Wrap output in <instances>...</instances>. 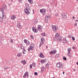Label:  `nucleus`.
<instances>
[{"label": "nucleus", "instance_id": "7", "mask_svg": "<svg viewBox=\"0 0 78 78\" xmlns=\"http://www.w3.org/2000/svg\"><path fill=\"white\" fill-rule=\"evenodd\" d=\"M20 48L23 50V53L24 54H25L26 52V51L25 49V47L23 45L21 44L20 46Z\"/></svg>", "mask_w": 78, "mask_h": 78}, {"label": "nucleus", "instance_id": "50", "mask_svg": "<svg viewBox=\"0 0 78 78\" xmlns=\"http://www.w3.org/2000/svg\"><path fill=\"white\" fill-rule=\"evenodd\" d=\"M46 48H47V47H46Z\"/></svg>", "mask_w": 78, "mask_h": 78}, {"label": "nucleus", "instance_id": "12", "mask_svg": "<svg viewBox=\"0 0 78 78\" xmlns=\"http://www.w3.org/2000/svg\"><path fill=\"white\" fill-rule=\"evenodd\" d=\"M32 30L35 33H37L38 32V30L35 27H33L32 28Z\"/></svg>", "mask_w": 78, "mask_h": 78}, {"label": "nucleus", "instance_id": "51", "mask_svg": "<svg viewBox=\"0 0 78 78\" xmlns=\"http://www.w3.org/2000/svg\"><path fill=\"white\" fill-rule=\"evenodd\" d=\"M12 1V0H11Z\"/></svg>", "mask_w": 78, "mask_h": 78}, {"label": "nucleus", "instance_id": "33", "mask_svg": "<svg viewBox=\"0 0 78 78\" xmlns=\"http://www.w3.org/2000/svg\"><path fill=\"white\" fill-rule=\"evenodd\" d=\"M30 68L31 69H32V65L31 64L30 65Z\"/></svg>", "mask_w": 78, "mask_h": 78}, {"label": "nucleus", "instance_id": "48", "mask_svg": "<svg viewBox=\"0 0 78 78\" xmlns=\"http://www.w3.org/2000/svg\"><path fill=\"white\" fill-rule=\"evenodd\" d=\"M76 21L77 22H78V20H76Z\"/></svg>", "mask_w": 78, "mask_h": 78}, {"label": "nucleus", "instance_id": "29", "mask_svg": "<svg viewBox=\"0 0 78 78\" xmlns=\"http://www.w3.org/2000/svg\"><path fill=\"white\" fill-rule=\"evenodd\" d=\"M49 66V63H48L47 65H46L45 67H48Z\"/></svg>", "mask_w": 78, "mask_h": 78}, {"label": "nucleus", "instance_id": "40", "mask_svg": "<svg viewBox=\"0 0 78 78\" xmlns=\"http://www.w3.org/2000/svg\"><path fill=\"white\" fill-rule=\"evenodd\" d=\"M68 37L69 38H70V37H71V36H70V35H69L68 36Z\"/></svg>", "mask_w": 78, "mask_h": 78}, {"label": "nucleus", "instance_id": "1", "mask_svg": "<svg viewBox=\"0 0 78 78\" xmlns=\"http://www.w3.org/2000/svg\"><path fill=\"white\" fill-rule=\"evenodd\" d=\"M26 8L24 9V11L25 14L27 15H29L30 13L31 12L30 7L28 4H25Z\"/></svg>", "mask_w": 78, "mask_h": 78}, {"label": "nucleus", "instance_id": "14", "mask_svg": "<svg viewBox=\"0 0 78 78\" xmlns=\"http://www.w3.org/2000/svg\"><path fill=\"white\" fill-rule=\"evenodd\" d=\"M24 42L27 45L28 44H30V42L29 41L27 40L24 39Z\"/></svg>", "mask_w": 78, "mask_h": 78}, {"label": "nucleus", "instance_id": "26", "mask_svg": "<svg viewBox=\"0 0 78 78\" xmlns=\"http://www.w3.org/2000/svg\"><path fill=\"white\" fill-rule=\"evenodd\" d=\"M59 57V54H57L55 55V57L56 58H58Z\"/></svg>", "mask_w": 78, "mask_h": 78}, {"label": "nucleus", "instance_id": "37", "mask_svg": "<svg viewBox=\"0 0 78 78\" xmlns=\"http://www.w3.org/2000/svg\"><path fill=\"white\" fill-rule=\"evenodd\" d=\"M74 25L75 26H76L77 25V23H74Z\"/></svg>", "mask_w": 78, "mask_h": 78}, {"label": "nucleus", "instance_id": "23", "mask_svg": "<svg viewBox=\"0 0 78 78\" xmlns=\"http://www.w3.org/2000/svg\"><path fill=\"white\" fill-rule=\"evenodd\" d=\"M17 27H18L19 29H20L21 28V26L20 24H18L17 25Z\"/></svg>", "mask_w": 78, "mask_h": 78}, {"label": "nucleus", "instance_id": "4", "mask_svg": "<svg viewBox=\"0 0 78 78\" xmlns=\"http://www.w3.org/2000/svg\"><path fill=\"white\" fill-rule=\"evenodd\" d=\"M34 44H31L30 45L28 49V51H32L34 50Z\"/></svg>", "mask_w": 78, "mask_h": 78}, {"label": "nucleus", "instance_id": "46", "mask_svg": "<svg viewBox=\"0 0 78 78\" xmlns=\"http://www.w3.org/2000/svg\"><path fill=\"white\" fill-rule=\"evenodd\" d=\"M6 69V68H4V69L5 70V69Z\"/></svg>", "mask_w": 78, "mask_h": 78}, {"label": "nucleus", "instance_id": "36", "mask_svg": "<svg viewBox=\"0 0 78 78\" xmlns=\"http://www.w3.org/2000/svg\"><path fill=\"white\" fill-rule=\"evenodd\" d=\"M10 42H11L12 43H13V41L12 39L10 40Z\"/></svg>", "mask_w": 78, "mask_h": 78}, {"label": "nucleus", "instance_id": "38", "mask_svg": "<svg viewBox=\"0 0 78 78\" xmlns=\"http://www.w3.org/2000/svg\"><path fill=\"white\" fill-rule=\"evenodd\" d=\"M18 1L20 2H21L22 1V0H18Z\"/></svg>", "mask_w": 78, "mask_h": 78}, {"label": "nucleus", "instance_id": "2", "mask_svg": "<svg viewBox=\"0 0 78 78\" xmlns=\"http://www.w3.org/2000/svg\"><path fill=\"white\" fill-rule=\"evenodd\" d=\"M56 66L58 68L60 69H63L64 67V66L63 64L60 62H58L56 65Z\"/></svg>", "mask_w": 78, "mask_h": 78}, {"label": "nucleus", "instance_id": "34", "mask_svg": "<svg viewBox=\"0 0 78 78\" xmlns=\"http://www.w3.org/2000/svg\"><path fill=\"white\" fill-rule=\"evenodd\" d=\"M34 74L35 75H37L38 74V73L37 72H35L34 73Z\"/></svg>", "mask_w": 78, "mask_h": 78}, {"label": "nucleus", "instance_id": "9", "mask_svg": "<svg viewBox=\"0 0 78 78\" xmlns=\"http://www.w3.org/2000/svg\"><path fill=\"white\" fill-rule=\"evenodd\" d=\"M37 29L38 31L41 32L42 31L43 27L41 25H39L37 26Z\"/></svg>", "mask_w": 78, "mask_h": 78}, {"label": "nucleus", "instance_id": "25", "mask_svg": "<svg viewBox=\"0 0 78 78\" xmlns=\"http://www.w3.org/2000/svg\"><path fill=\"white\" fill-rule=\"evenodd\" d=\"M62 17L63 18H65L66 17V16L65 15L62 14Z\"/></svg>", "mask_w": 78, "mask_h": 78}, {"label": "nucleus", "instance_id": "22", "mask_svg": "<svg viewBox=\"0 0 78 78\" xmlns=\"http://www.w3.org/2000/svg\"><path fill=\"white\" fill-rule=\"evenodd\" d=\"M68 53H70L71 52V49L69 48L68 49Z\"/></svg>", "mask_w": 78, "mask_h": 78}, {"label": "nucleus", "instance_id": "8", "mask_svg": "<svg viewBox=\"0 0 78 78\" xmlns=\"http://www.w3.org/2000/svg\"><path fill=\"white\" fill-rule=\"evenodd\" d=\"M40 12L42 14L44 15H45L46 13V10L44 9H43L40 10Z\"/></svg>", "mask_w": 78, "mask_h": 78}, {"label": "nucleus", "instance_id": "19", "mask_svg": "<svg viewBox=\"0 0 78 78\" xmlns=\"http://www.w3.org/2000/svg\"><path fill=\"white\" fill-rule=\"evenodd\" d=\"M41 62L42 64H44L46 62V60L45 59H42L41 60Z\"/></svg>", "mask_w": 78, "mask_h": 78}, {"label": "nucleus", "instance_id": "16", "mask_svg": "<svg viewBox=\"0 0 78 78\" xmlns=\"http://www.w3.org/2000/svg\"><path fill=\"white\" fill-rule=\"evenodd\" d=\"M28 75H29V74H28V72H26L24 74V76H23V77L24 78H25L26 76H27V77H28Z\"/></svg>", "mask_w": 78, "mask_h": 78}, {"label": "nucleus", "instance_id": "24", "mask_svg": "<svg viewBox=\"0 0 78 78\" xmlns=\"http://www.w3.org/2000/svg\"><path fill=\"white\" fill-rule=\"evenodd\" d=\"M28 1L30 3V4H32L33 3V2H32V0H28Z\"/></svg>", "mask_w": 78, "mask_h": 78}, {"label": "nucleus", "instance_id": "42", "mask_svg": "<svg viewBox=\"0 0 78 78\" xmlns=\"http://www.w3.org/2000/svg\"><path fill=\"white\" fill-rule=\"evenodd\" d=\"M64 43H66V40H64Z\"/></svg>", "mask_w": 78, "mask_h": 78}, {"label": "nucleus", "instance_id": "3", "mask_svg": "<svg viewBox=\"0 0 78 78\" xmlns=\"http://www.w3.org/2000/svg\"><path fill=\"white\" fill-rule=\"evenodd\" d=\"M55 37L57 40L58 41H59L60 42H61L62 41V37L59 36L58 33H56V35L55 36Z\"/></svg>", "mask_w": 78, "mask_h": 78}, {"label": "nucleus", "instance_id": "49", "mask_svg": "<svg viewBox=\"0 0 78 78\" xmlns=\"http://www.w3.org/2000/svg\"><path fill=\"white\" fill-rule=\"evenodd\" d=\"M55 78V77H53V78Z\"/></svg>", "mask_w": 78, "mask_h": 78}, {"label": "nucleus", "instance_id": "21", "mask_svg": "<svg viewBox=\"0 0 78 78\" xmlns=\"http://www.w3.org/2000/svg\"><path fill=\"white\" fill-rule=\"evenodd\" d=\"M67 55L69 58H72V55L70 54V53H67Z\"/></svg>", "mask_w": 78, "mask_h": 78}, {"label": "nucleus", "instance_id": "5", "mask_svg": "<svg viewBox=\"0 0 78 78\" xmlns=\"http://www.w3.org/2000/svg\"><path fill=\"white\" fill-rule=\"evenodd\" d=\"M41 42L39 45V47H41L42 46V45L44 44V43L45 42V39L42 37L41 39Z\"/></svg>", "mask_w": 78, "mask_h": 78}, {"label": "nucleus", "instance_id": "18", "mask_svg": "<svg viewBox=\"0 0 78 78\" xmlns=\"http://www.w3.org/2000/svg\"><path fill=\"white\" fill-rule=\"evenodd\" d=\"M22 55V53H19L17 54V56L18 57H21Z\"/></svg>", "mask_w": 78, "mask_h": 78}, {"label": "nucleus", "instance_id": "52", "mask_svg": "<svg viewBox=\"0 0 78 78\" xmlns=\"http://www.w3.org/2000/svg\"><path fill=\"white\" fill-rule=\"evenodd\" d=\"M78 1V0H77V1Z\"/></svg>", "mask_w": 78, "mask_h": 78}, {"label": "nucleus", "instance_id": "30", "mask_svg": "<svg viewBox=\"0 0 78 78\" xmlns=\"http://www.w3.org/2000/svg\"><path fill=\"white\" fill-rule=\"evenodd\" d=\"M44 70V67H42L41 68V70H42V71H43Z\"/></svg>", "mask_w": 78, "mask_h": 78}, {"label": "nucleus", "instance_id": "27", "mask_svg": "<svg viewBox=\"0 0 78 78\" xmlns=\"http://www.w3.org/2000/svg\"><path fill=\"white\" fill-rule=\"evenodd\" d=\"M41 35L44 36H46V35H45V33H43L42 34H41Z\"/></svg>", "mask_w": 78, "mask_h": 78}, {"label": "nucleus", "instance_id": "41", "mask_svg": "<svg viewBox=\"0 0 78 78\" xmlns=\"http://www.w3.org/2000/svg\"><path fill=\"white\" fill-rule=\"evenodd\" d=\"M72 48L73 49H75V46H73L72 47Z\"/></svg>", "mask_w": 78, "mask_h": 78}, {"label": "nucleus", "instance_id": "6", "mask_svg": "<svg viewBox=\"0 0 78 78\" xmlns=\"http://www.w3.org/2000/svg\"><path fill=\"white\" fill-rule=\"evenodd\" d=\"M2 14L0 16V21H2V19H5V16L4 12L2 11Z\"/></svg>", "mask_w": 78, "mask_h": 78}, {"label": "nucleus", "instance_id": "45", "mask_svg": "<svg viewBox=\"0 0 78 78\" xmlns=\"http://www.w3.org/2000/svg\"><path fill=\"white\" fill-rule=\"evenodd\" d=\"M64 73H65V72H63V74H64Z\"/></svg>", "mask_w": 78, "mask_h": 78}, {"label": "nucleus", "instance_id": "39", "mask_svg": "<svg viewBox=\"0 0 78 78\" xmlns=\"http://www.w3.org/2000/svg\"><path fill=\"white\" fill-rule=\"evenodd\" d=\"M8 5L9 6H10L12 5V4L11 3H9L8 4Z\"/></svg>", "mask_w": 78, "mask_h": 78}, {"label": "nucleus", "instance_id": "11", "mask_svg": "<svg viewBox=\"0 0 78 78\" xmlns=\"http://www.w3.org/2000/svg\"><path fill=\"white\" fill-rule=\"evenodd\" d=\"M52 28L53 30V31H57V27L56 26L54 25L52 26Z\"/></svg>", "mask_w": 78, "mask_h": 78}, {"label": "nucleus", "instance_id": "10", "mask_svg": "<svg viewBox=\"0 0 78 78\" xmlns=\"http://www.w3.org/2000/svg\"><path fill=\"white\" fill-rule=\"evenodd\" d=\"M57 51H56L55 49H52L51 50V54L52 55H55Z\"/></svg>", "mask_w": 78, "mask_h": 78}, {"label": "nucleus", "instance_id": "13", "mask_svg": "<svg viewBox=\"0 0 78 78\" xmlns=\"http://www.w3.org/2000/svg\"><path fill=\"white\" fill-rule=\"evenodd\" d=\"M50 18V16H49L47 15L45 16V22H47L49 18Z\"/></svg>", "mask_w": 78, "mask_h": 78}, {"label": "nucleus", "instance_id": "47", "mask_svg": "<svg viewBox=\"0 0 78 78\" xmlns=\"http://www.w3.org/2000/svg\"><path fill=\"white\" fill-rule=\"evenodd\" d=\"M73 18H75V17H74V16H73Z\"/></svg>", "mask_w": 78, "mask_h": 78}, {"label": "nucleus", "instance_id": "32", "mask_svg": "<svg viewBox=\"0 0 78 78\" xmlns=\"http://www.w3.org/2000/svg\"><path fill=\"white\" fill-rule=\"evenodd\" d=\"M72 39L73 41H75V38L74 37H72Z\"/></svg>", "mask_w": 78, "mask_h": 78}, {"label": "nucleus", "instance_id": "31", "mask_svg": "<svg viewBox=\"0 0 78 78\" xmlns=\"http://www.w3.org/2000/svg\"><path fill=\"white\" fill-rule=\"evenodd\" d=\"M30 37L33 39H34V37L32 35H30Z\"/></svg>", "mask_w": 78, "mask_h": 78}, {"label": "nucleus", "instance_id": "43", "mask_svg": "<svg viewBox=\"0 0 78 78\" xmlns=\"http://www.w3.org/2000/svg\"><path fill=\"white\" fill-rule=\"evenodd\" d=\"M76 64L77 65H78V62H76Z\"/></svg>", "mask_w": 78, "mask_h": 78}, {"label": "nucleus", "instance_id": "28", "mask_svg": "<svg viewBox=\"0 0 78 78\" xmlns=\"http://www.w3.org/2000/svg\"><path fill=\"white\" fill-rule=\"evenodd\" d=\"M32 66L34 67H35L36 66V64L34 63H32Z\"/></svg>", "mask_w": 78, "mask_h": 78}, {"label": "nucleus", "instance_id": "20", "mask_svg": "<svg viewBox=\"0 0 78 78\" xmlns=\"http://www.w3.org/2000/svg\"><path fill=\"white\" fill-rule=\"evenodd\" d=\"M21 63L23 64V65H25L26 63V62L25 60H22Z\"/></svg>", "mask_w": 78, "mask_h": 78}, {"label": "nucleus", "instance_id": "35", "mask_svg": "<svg viewBox=\"0 0 78 78\" xmlns=\"http://www.w3.org/2000/svg\"><path fill=\"white\" fill-rule=\"evenodd\" d=\"M63 59L65 60H66V58L65 57H63Z\"/></svg>", "mask_w": 78, "mask_h": 78}, {"label": "nucleus", "instance_id": "17", "mask_svg": "<svg viewBox=\"0 0 78 78\" xmlns=\"http://www.w3.org/2000/svg\"><path fill=\"white\" fill-rule=\"evenodd\" d=\"M16 18V16L15 15H12L11 16V20H14Z\"/></svg>", "mask_w": 78, "mask_h": 78}, {"label": "nucleus", "instance_id": "15", "mask_svg": "<svg viewBox=\"0 0 78 78\" xmlns=\"http://www.w3.org/2000/svg\"><path fill=\"white\" fill-rule=\"evenodd\" d=\"M39 57L41 58H44V56L43 55V53L41 52L39 54Z\"/></svg>", "mask_w": 78, "mask_h": 78}, {"label": "nucleus", "instance_id": "44", "mask_svg": "<svg viewBox=\"0 0 78 78\" xmlns=\"http://www.w3.org/2000/svg\"><path fill=\"white\" fill-rule=\"evenodd\" d=\"M75 70H76V69H73V71H75Z\"/></svg>", "mask_w": 78, "mask_h": 78}]
</instances>
